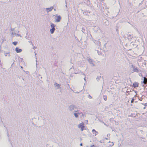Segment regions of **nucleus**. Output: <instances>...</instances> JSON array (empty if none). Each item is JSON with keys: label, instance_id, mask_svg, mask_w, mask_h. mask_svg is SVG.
<instances>
[{"label": "nucleus", "instance_id": "f257e3e1", "mask_svg": "<svg viewBox=\"0 0 147 147\" xmlns=\"http://www.w3.org/2000/svg\"><path fill=\"white\" fill-rule=\"evenodd\" d=\"M84 123L83 122L80 123L78 125V128L81 129V131H83L85 129L84 126Z\"/></svg>", "mask_w": 147, "mask_h": 147}, {"label": "nucleus", "instance_id": "f03ea898", "mask_svg": "<svg viewBox=\"0 0 147 147\" xmlns=\"http://www.w3.org/2000/svg\"><path fill=\"white\" fill-rule=\"evenodd\" d=\"M53 9V7L51 6L50 8H46V10L47 12L51 11Z\"/></svg>", "mask_w": 147, "mask_h": 147}, {"label": "nucleus", "instance_id": "7ed1b4c3", "mask_svg": "<svg viewBox=\"0 0 147 147\" xmlns=\"http://www.w3.org/2000/svg\"><path fill=\"white\" fill-rule=\"evenodd\" d=\"M61 19V17L60 16H58L57 17V19L55 20L56 22H59Z\"/></svg>", "mask_w": 147, "mask_h": 147}, {"label": "nucleus", "instance_id": "20e7f679", "mask_svg": "<svg viewBox=\"0 0 147 147\" xmlns=\"http://www.w3.org/2000/svg\"><path fill=\"white\" fill-rule=\"evenodd\" d=\"M92 132L93 134L95 136L98 134V132L96 131L94 129H92Z\"/></svg>", "mask_w": 147, "mask_h": 147}, {"label": "nucleus", "instance_id": "39448f33", "mask_svg": "<svg viewBox=\"0 0 147 147\" xmlns=\"http://www.w3.org/2000/svg\"><path fill=\"white\" fill-rule=\"evenodd\" d=\"M16 51L17 53H20L22 51V49H19V48L18 47L16 48Z\"/></svg>", "mask_w": 147, "mask_h": 147}, {"label": "nucleus", "instance_id": "423d86ee", "mask_svg": "<svg viewBox=\"0 0 147 147\" xmlns=\"http://www.w3.org/2000/svg\"><path fill=\"white\" fill-rule=\"evenodd\" d=\"M55 30V28H52V29H50V31L51 34H53L54 33V31Z\"/></svg>", "mask_w": 147, "mask_h": 147}, {"label": "nucleus", "instance_id": "0eeeda50", "mask_svg": "<svg viewBox=\"0 0 147 147\" xmlns=\"http://www.w3.org/2000/svg\"><path fill=\"white\" fill-rule=\"evenodd\" d=\"M144 81H143V83H147V78L145 77H144L143 78Z\"/></svg>", "mask_w": 147, "mask_h": 147}, {"label": "nucleus", "instance_id": "6e6552de", "mask_svg": "<svg viewBox=\"0 0 147 147\" xmlns=\"http://www.w3.org/2000/svg\"><path fill=\"white\" fill-rule=\"evenodd\" d=\"M133 86L134 88L138 87V83H133Z\"/></svg>", "mask_w": 147, "mask_h": 147}, {"label": "nucleus", "instance_id": "1a4fd4ad", "mask_svg": "<svg viewBox=\"0 0 147 147\" xmlns=\"http://www.w3.org/2000/svg\"><path fill=\"white\" fill-rule=\"evenodd\" d=\"M80 114V113H74V115L76 117H78V114Z\"/></svg>", "mask_w": 147, "mask_h": 147}, {"label": "nucleus", "instance_id": "9d476101", "mask_svg": "<svg viewBox=\"0 0 147 147\" xmlns=\"http://www.w3.org/2000/svg\"><path fill=\"white\" fill-rule=\"evenodd\" d=\"M104 99L106 101L107 99V96L106 95H104L103 96Z\"/></svg>", "mask_w": 147, "mask_h": 147}, {"label": "nucleus", "instance_id": "9b49d317", "mask_svg": "<svg viewBox=\"0 0 147 147\" xmlns=\"http://www.w3.org/2000/svg\"><path fill=\"white\" fill-rule=\"evenodd\" d=\"M51 28H55V25H54V24L52 23L51 24Z\"/></svg>", "mask_w": 147, "mask_h": 147}, {"label": "nucleus", "instance_id": "f8f14e48", "mask_svg": "<svg viewBox=\"0 0 147 147\" xmlns=\"http://www.w3.org/2000/svg\"><path fill=\"white\" fill-rule=\"evenodd\" d=\"M13 43L14 45H16L17 44V42H13Z\"/></svg>", "mask_w": 147, "mask_h": 147}, {"label": "nucleus", "instance_id": "ddd939ff", "mask_svg": "<svg viewBox=\"0 0 147 147\" xmlns=\"http://www.w3.org/2000/svg\"><path fill=\"white\" fill-rule=\"evenodd\" d=\"M85 122L86 124H88V120H85Z\"/></svg>", "mask_w": 147, "mask_h": 147}, {"label": "nucleus", "instance_id": "4468645a", "mask_svg": "<svg viewBox=\"0 0 147 147\" xmlns=\"http://www.w3.org/2000/svg\"><path fill=\"white\" fill-rule=\"evenodd\" d=\"M88 97H89V98H92V96H91L90 95H89Z\"/></svg>", "mask_w": 147, "mask_h": 147}, {"label": "nucleus", "instance_id": "2eb2a0df", "mask_svg": "<svg viewBox=\"0 0 147 147\" xmlns=\"http://www.w3.org/2000/svg\"><path fill=\"white\" fill-rule=\"evenodd\" d=\"M134 101V99H132L131 100V103H132Z\"/></svg>", "mask_w": 147, "mask_h": 147}, {"label": "nucleus", "instance_id": "dca6fc26", "mask_svg": "<svg viewBox=\"0 0 147 147\" xmlns=\"http://www.w3.org/2000/svg\"><path fill=\"white\" fill-rule=\"evenodd\" d=\"M144 105L145 106V107H146V106H147V103H145Z\"/></svg>", "mask_w": 147, "mask_h": 147}, {"label": "nucleus", "instance_id": "f3484780", "mask_svg": "<svg viewBox=\"0 0 147 147\" xmlns=\"http://www.w3.org/2000/svg\"><path fill=\"white\" fill-rule=\"evenodd\" d=\"M80 145L81 146H82V143H81L80 144Z\"/></svg>", "mask_w": 147, "mask_h": 147}, {"label": "nucleus", "instance_id": "a211bd4d", "mask_svg": "<svg viewBox=\"0 0 147 147\" xmlns=\"http://www.w3.org/2000/svg\"><path fill=\"white\" fill-rule=\"evenodd\" d=\"M111 145H112H112H113V143H112H112H111Z\"/></svg>", "mask_w": 147, "mask_h": 147}, {"label": "nucleus", "instance_id": "6ab92c4d", "mask_svg": "<svg viewBox=\"0 0 147 147\" xmlns=\"http://www.w3.org/2000/svg\"><path fill=\"white\" fill-rule=\"evenodd\" d=\"M146 108V107H144V109H145Z\"/></svg>", "mask_w": 147, "mask_h": 147}, {"label": "nucleus", "instance_id": "aec40b11", "mask_svg": "<svg viewBox=\"0 0 147 147\" xmlns=\"http://www.w3.org/2000/svg\"><path fill=\"white\" fill-rule=\"evenodd\" d=\"M81 113L82 114V115H83V113Z\"/></svg>", "mask_w": 147, "mask_h": 147}, {"label": "nucleus", "instance_id": "412c9836", "mask_svg": "<svg viewBox=\"0 0 147 147\" xmlns=\"http://www.w3.org/2000/svg\"><path fill=\"white\" fill-rule=\"evenodd\" d=\"M55 10H56L55 9H54V11H55Z\"/></svg>", "mask_w": 147, "mask_h": 147}]
</instances>
